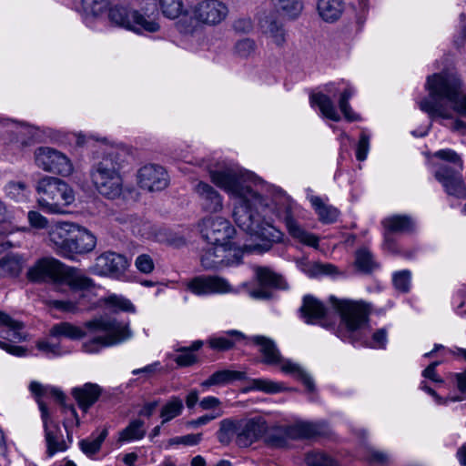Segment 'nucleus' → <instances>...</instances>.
I'll return each instance as SVG.
<instances>
[{
    "label": "nucleus",
    "instance_id": "obj_37",
    "mask_svg": "<svg viewBox=\"0 0 466 466\" xmlns=\"http://www.w3.org/2000/svg\"><path fill=\"white\" fill-rule=\"evenodd\" d=\"M273 2L278 12L289 20L297 19L304 8L302 0H273Z\"/></svg>",
    "mask_w": 466,
    "mask_h": 466
},
{
    "label": "nucleus",
    "instance_id": "obj_29",
    "mask_svg": "<svg viewBox=\"0 0 466 466\" xmlns=\"http://www.w3.org/2000/svg\"><path fill=\"white\" fill-rule=\"evenodd\" d=\"M345 8L343 0H318L317 11L319 15L329 23L337 21Z\"/></svg>",
    "mask_w": 466,
    "mask_h": 466
},
{
    "label": "nucleus",
    "instance_id": "obj_59",
    "mask_svg": "<svg viewBox=\"0 0 466 466\" xmlns=\"http://www.w3.org/2000/svg\"><path fill=\"white\" fill-rule=\"evenodd\" d=\"M453 378L460 395L449 397V401L455 402L466 400V370L462 372L455 373Z\"/></svg>",
    "mask_w": 466,
    "mask_h": 466
},
{
    "label": "nucleus",
    "instance_id": "obj_25",
    "mask_svg": "<svg viewBox=\"0 0 466 466\" xmlns=\"http://www.w3.org/2000/svg\"><path fill=\"white\" fill-rule=\"evenodd\" d=\"M327 313L325 305L312 295H305L299 308L300 318L307 324L320 323Z\"/></svg>",
    "mask_w": 466,
    "mask_h": 466
},
{
    "label": "nucleus",
    "instance_id": "obj_34",
    "mask_svg": "<svg viewBox=\"0 0 466 466\" xmlns=\"http://www.w3.org/2000/svg\"><path fill=\"white\" fill-rule=\"evenodd\" d=\"M310 103L318 106L325 117L336 122L340 120V116L329 95L324 93L313 94L310 96Z\"/></svg>",
    "mask_w": 466,
    "mask_h": 466
},
{
    "label": "nucleus",
    "instance_id": "obj_27",
    "mask_svg": "<svg viewBox=\"0 0 466 466\" xmlns=\"http://www.w3.org/2000/svg\"><path fill=\"white\" fill-rule=\"evenodd\" d=\"M101 388L95 383L87 382L81 387L72 389L71 394L78 407L86 412L96 403L101 394Z\"/></svg>",
    "mask_w": 466,
    "mask_h": 466
},
{
    "label": "nucleus",
    "instance_id": "obj_55",
    "mask_svg": "<svg viewBox=\"0 0 466 466\" xmlns=\"http://www.w3.org/2000/svg\"><path fill=\"white\" fill-rule=\"evenodd\" d=\"M110 4V0H82L84 11L94 16L104 13Z\"/></svg>",
    "mask_w": 466,
    "mask_h": 466
},
{
    "label": "nucleus",
    "instance_id": "obj_58",
    "mask_svg": "<svg viewBox=\"0 0 466 466\" xmlns=\"http://www.w3.org/2000/svg\"><path fill=\"white\" fill-rule=\"evenodd\" d=\"M7 196L15 201H21L27 196L26 185L23 182H10L5 187Z\"/></svg>",
    "mask_w": 466,
    "mask_h": 466
},
{
    "label": "nucleus",
    "instance_id": "obj_18",
    "mask_svg": "<svg viewBox=\"0 0 466 466\" xmlns=\"http://www.w3.org/2000/svg\"><path fill=\"white\" fill-rule=\"evenodd\" d=\"M0 326L5 327L3 338L7 340H0V348L12 355L24 356L25 350L23 347L10 344V342L16 343L25 339L23 324L0 311Z\"/></svg>",
    "mask_w": 466,
    "mask_h": 466
},
{
    "label": "nucleus",
    "instance_id": "obj_1",
    "mask_svg": "<svg viewBox=\"0 0 466 466\" xmlns=\"http://www.w3.org/2000/svg\"><path fill=\"white\" fill-rule=\"evenodd\" d=\"M209 177L217 187L236 200L233 218L238 228L268 243L263 247L245 245L243 249L234 248V252L223 246L210 245L203 248L200 256V263L205 269L218 270L225 267L238 266L242 262L244 252H265L270 248V243L281 241L282 232L261 218L260 211L266 204L262 196L251 187V183L257 182L253 174L243 172L237 167L227 166L220 169L210 170Z\"/></svg>",
    "mask_w": 466,
    "mask_h": 466
},
{
    "label": "nucleus",
    "instance_id": "obj_22",
    "mask_svg": "<svg viewBox=\"0 0 466 466\" xmlns=\"http://www.w3.org/2000/svg\"><path fill=\"white\" fill-rule=\"evenodd\" d=\"M188 289L197 295L231 291L229 283L225 279L217 276L197 277L189 282Z\"/></svg>",
    "mask_w": 466,
    "mask_h": 466
},
{
    "label": "nucleus",
    "instance_id": "obj_62",
    "mask_svg": "<svg viewBox=\"0 0 466 466\" xmlns=\"http://www.w3.org/2000/svg\"><path fill=\"white\" fill-rule=\"evenodd\" d=\"M365 460L370 463L385 464L389 461L390 456L380 451L375 450L374 448H368L365 455Z\"/></svg>",
    "mask_w": 466,
    "mask_h": 466
},
{
    "label": "nucleus",
    "instance_id": "obj_56",
    "mask_svg": "<svg viewBox=\"0 0 466 466\" xmlns=\"http://www.w3.org/2000/svg\"><path fill=\"white\" fill-rule=\"evenodd\" d=\"M36 348L48 357H59L68 352V350L61 347L59 342H52L49 340L38 341Z\"/></svg>",
    "mask_w": 466,
    "mask_h": 466
},
{
    "label": "nucleus",
    "instance_id": "obj_23",
    "mask_svg": "<svg viewBox=\"0 0 466 466\" xmlns=\"http://www.w3.org/2000/svg\"><path fill=\"white\" fill-rule=\"evenodd\" d=\"M324 89L330 96H339V107L346 120H348L349 122L360 120V115L353 111L349 103V100L352 97V96L355 93V90L351 86L348 85L344 88H341L339 83H329L325 86Z\"/></svg>",
    "mask_w": 466,
    "mask_h": 466
},
{
    "label": "nucleus",
    "instance_id": "obj_7",
    "mask_svg": "<svg viewBox=\"0 0 466 466\" xmlns=\"http://www.w3.org/2000/svg\"><path fill=\"white\" fill-rule=\"evenodd\" d=\"M91 179L96 189L103 197L108 199L119 198L123 191V178L116 155L109 153L95 164L91 170Z\"/></svg>",
    "mask_w": 466,
    "mask_h": 466
},
{
    "label": "nucleus",
    "instance_id": "obj_47",
    "mask_svg": "<svg viewBox=\"0 0 466 466\" xmlns=\"http://www.w3.org/2000/svg\"><path fill=\"white\" fill-rule=\"evenodd\" d=\"M104 303L113 311L135 312V306L123 296L111 294L103 299Z\"/></svg>",
    "mask_w": 466,
    "mask_h": 466
},
{
    "label": "nucleus",
    "instance_id": "obj_4",
    "mask_svg": "<svg viewBox=\"0 0 466 466\" xmlns=\"http://www.w3.org/2000/svg\"><path fill=\"white\" fill-rule=\"evenodd\" d=\"M92 338L83 344L87 353H97L100 350L126 341L132 336L128 323L116 319L98 318L85 323Z\"/></svg>",
    "mask_w": 466,
    "mask_h": 466
},
{
    "label": "nucleus",
    "instance_id": "obj_33",
    "mask_svg": "<svg viewBox=\"0 0 466 466\" xmlns=\"http://www.w3.org/2000/svg\"><path fill=\"white\" fill-rule=\"evenodd\" d=\"M382 225L390 233L404 234L411 232L414 229L415 223L407 215H393L386 218L382 221Z\"/></svg>",
    "mask_w": 466,
    "mask_h": 466
},
{
    "label": "nucleus",
    "instance_id": "obj_54",
    "mask_svg": "<svg viewBox=\"0 0 466 466\" xmlns=\"http://www.w3.org/2000/svg\"><path fill=\"white\" fill-rule=\"evenodd\" d=\"M281 385L265 379H254L248 387L250 390H260L266 393H277L281 390Z\"/></svg>",
    "mask_w": 466,
    "mask_h": 466
},
{
    "label": "nucleus",
    "instance_id": "obj_17",
    "mask_svg": "<svg viewBox=\"0 0 466 466\" xmlns=\"http://www.w3.org/2000/svg\"><path fill=\"white\" fill-rule=\"evenodd\" d=\"M128 267V259L124 255L107 251L96 258L91 270L98 276L120 279L125 275Z\"/></svg>",
    "mask_w": 466,
    "mask_h": 466
},
{
    "label": "nucleus",
    "instance_id": "obj_51",
    "mask_svg": "<svg viewBox=\"0 0 466 466\" xmlns=\"http://www.w3.org/2000/svg\"><path fill=\"white\" fill-rule=\"evenodd\" d=\"M159 6L163 15L169 18L175 19L183 13L182 0H158Z\"/></svg>",
    "mask_w": 466,
    "mask_h": 466
},
{
    "label": "nucleus",
    "instance_id": "obj_24",
    "mask_svg": "<svg viewBox=\"0 0 466 466\" xmlns=\"http://www.w3.org/2000/svg\"><path fill=\"white\" fill-rule=\"evenodd\" d=\"M202 209L209 213L219 212L223 208L222 196L209 184L199 181L194 187Z\"/></svg>",
    "mask_w": 466,
    "mask_h": 466
},
{
    "label": "nucleus",
    "instance_id": "obj_21",
    "mask_svg": "<svg viewBox=\"0 0 466 466\" xmlns=\"http://www.w3.org/2000/svg\"><path fill=\"white\" fill-rule=\"evenodd\" d=\"M238 446L246 448L258 441L267 430L266 422L260 419L238 420Z\"/></svg>",
    "mask_w": 466,
    "mask_h": 466
},
{
    "label": "nucleus",
    "instance_id": "obj_5",
    "mask_svg": "<svg viewBox=\"0 0 466 466\" xmlns=\"http://www.w3.org/2000/svg\"><path fill=\"white\" fill-rule=\"evenodd\" d=\"M27 278L34 282L63 280L73 289H84L93 285L92 279L80 269L67 267L55 258L39 259L28 269Z\"/></svg>",
    "mask_w": 466,
    "mask_h": 466
},
{
    "label": "nucleus",
    "instance_id": "obj_50",
    "mask_svg": "<svg viewBox=\"0 0 466 466\" xmlns=\"http://www.w3.org/2000/svg\"><path fill=\"white\" fill-rule=\"evenodd\" d=\"M307 466H339V463L322 451H310L305 458Z\"/></svg>",
    "mask_w": 466,
    "mask_h": 466
},
{
    "label": "nucleus",
    "instance_id": "obj_3",
    "mask_svg": "<svg viewBox=\"0 0 466 466\" xmlns=\"http://www.w3.org/2000/svg\"><path fill=\"white\" fill-rule=\"evenodd\" d=\"M461 80L453 75L428 76L426 88L429 97L420 102V109L431 119L436 116L451 118L452 112L466 116V95L461 94Z\"/></svg>",
    "mask_w": 466,
    "mask_h": 466
},
{
    "label": "nucleus",
    "instance_id": "obj_41",
    "mask_svg": "<svg viewBox=\"0 0 466 466\" xmlns=\"http://www.w3.org/2000/svg\"><path fill=\"white\" fill-rule=\"evenodd\" d=\"M86 294L82 292L76 301L71 299L68 300H51L49 305L62 312L76 313L83 309H88L89 308L85 303V298Z\"/></svg>",
    "mask_w": 466,
    "mask_h": 466
},
{
    "label": "nucleus",
    "instance_id": "obj_8",
    "mask_svg": "<svg viewBox=\"0 0 466 466\" xmlns=\"http://www.w3.org/2000/svg\"><path fill=\"white\" fill-rule=\"evenodd\" d=\"M248 340L259 347V352L263 357V363L279 366L284 373L290 374L300 380L309 391L314 390L312 378L299 364L289 360H284L272 339L265 336L256 335L250 337Z\"/></svg>",
    "mask_w": 466,
    "mask_h": 466
},
{
    "label": "nucleus",
    "instance_id": "obj_9",
    "mask_svg": "<svg viewBox=\"0 0 466 466\" xmlns=\"http://www.w3.org/2000/svg\"><path fill=\"white\" fill-rule=\"evenodd\" d=\"M434 156L441 160L452 163L455 167L441 166L435 172V178L441 183L447 194L457 197H466V187L461 178V171L463 163L460 156L452 149H441Z\"/></svg>",
    "mask_w": 466,
    "mask_h": 466
},
{
    "label": "nucleus",
    "instance_id": "obj_15",
    "mask_svg": "<svg viewBox=\"0 0 466 466\" xmlns=\"http://www.w3.org/2000/svg\"><path fill=\"white\" fill-rule=\"evenodd\" d=\"M38 407L43 421L47 456L53 457L57 452L66 451L72 442V437L70 439L67 437V443L64 439L59 425L51 419L46 404L42 400H38Z\"/></svg>",
    "mask_w": 466,
    "mask_h": 466
},
{
    "label": "nucleus",
    "instance_id": "obj_36",
    "mask_svg": "<svg viewBox=\"0 0 466 466\" xmlns=\"http://www.w3.org/2000/svg\"><path fill=\"white\" fill-rule=\"evenodd\" d=\"M238 420L232 419H224L219 423V429L217 432L218 441L223 445H228L233 439L238 445Z\"/></svg>",
    "mask_w": 466,
    "mask_h": 466
},
{
    "label": "nucleus",
    "instance_id": "obj_35",
    "mask_svg": "<svg viewBox=\"0 0 466 466\" xmlns=\"http://www.w3.org/2000/svg\"><path fill=\"white\" fill-rule=\"evenodd\" d=\"M49 335L55 339L65 337L70 339H79L86 337V332L69 322H60L50 329Z\"/></svg>",
    "mask_w": 466,
    "mask_h": 466
},
{
    "label": "nucleus",
    "instance_id": "obj_2",
    "mask_svg": "<svg viewBox=\"0 0 466 466\" xmlns=\"http://www.w3.org/2000/svg\"><path fill=\"white\" fill-rule=\"evenodd\" d=\"M329 302L339 314L337 336L353 345L384 350L388 342L386 329H379L370 337V308L363 301L329 297Z\"/></svg>",
    "mask_w": 466,
    "mask_h": 466
},
{
    "label": "nucleus",
    "instance_id": "obj_45",
    "mask_svg": "<svg viewBox=\"0 0 466 466\" xmlns=\"http://www.w3.org/2000/svg\"><path fill=\"white\" fill-rule=\"evenodd\" d=\"M355 265L358 270L365 274L371 273L378 268L372 254L365 248L356 251Z\"/></svg>",
    "mask_w": 466,
    "mask_h": 466
},
{
    "label": "nucleus",
    "instance_id": "obj_31",
    "mask_svg": "<svg viewBox=\"0 0 466 466\" xmlns=\"http://www.w3.org/2000/svg\"><path fill=\"white\" fill-rule=\"evenodd\" d=\"M288 432L291 440H303L319 436L322 433L320 424L308 421H298L288 426Z\"/></svg>",
    "mask_w": 466,
    "mask_h": 466
},
{
    "label": "nucleus",
    "instance_id": "obj_42",
    "mask_svg": "<svg viewBox=\"0 0 466 466\" xmlns=\"http://www.w3.org/2000/svg\"><path fill=\"white\" fill-rule=\"evenodd\" d=\"M184 409L183 401L177 396L171 397L168 401L163 405L160 410V417L162 419V424H165L171 420L179 416Z\"/></svg>",
    "mask_w": 466,
    "mask_h": 466
},
{
    "label": "nucleus",
    "instance_id": "obj_16",
    "mask_svg": "<svg viewBox=\"0 0 466 466\" xmlns=\"http://www.w3.org/2000/svg\"><path fill=\"white\" fill-rule=\"evenodd\" d=\"M228 5L221 0H201L191 9V17L199 25L216 26L228 15Z\"/></svg>",
    "mask_w": 466,
    "mask_h": 466
},
{
    "label": "nucleus",
    "instance_id": "obj_40",
    "mask_svg": "<svg viewBox=\"0 0 466 466\" xmlns=\"http://www.w3.org/2000/svg\"><path fill=\"white\" fill-rule=\"evenodd\" d=\"M22 269V258L18 255H7L0 259V278L18 276Z\"/></svg>",
    "mask_w": 466,
    "mask_h": 466
},
{
    "label": "nucleus",
    "instance_id": "obj_46",
    "mask_svg": "<svg viewBox=\"0 0 466 466\" xmlns=\"http://www.w3.org/2000/svg\"><path fill=\"white\" fill-rule=\"evenodd\" d=\"M228 334L234 337V339H229L228 337L211 338L208 340L210 348L216 350H228L233 348L237 341L244 339V335L237 330H230Z\"/></svg>",
    "mask_w": 466,
    "mask_h": 466
},
{
    "label": "nucleus",
    "instance_id": "obj_11",
    "mask_svg": "<svg viewBox=\"0 0 466 466\" xmlns=\"http://www.w3.org/2000/svg\"><path fill=\"white\" fill-rule=\"evenodd\" d=\"M279 201L278 216L285 222L289 234L299 243L318 249L319 238L304 229L293 217L296 204L281 191L279 192Z\"/></svg>",
    "mask_w": 466,
    "mask_h": 466
},
{
    "label": "nucleus",
    "instance_id": "obj_49",
    "mask_svg": "<svg viewBox=\"0 0 466 466\" xmlns=\"http://www.w3.org/2000/svg\"><path fill=\"white\" fill-rule=\"evenodd\" d=\"M303 271L309 277L320 275L333 276L338 273L337 268L329 263H307L304 265Z\"/></svg>",
    "mask_w": 466,
    "mask_h": 466
},
{
    "label": "nucleus",
    "instance_id": "obj_12",
    "mask_svg": "<svg viewBox=\"0 0 466 466\" xmlns=\"http://www.w3.org/2000/svg\"><path fill=\"white\" fill-rule=\"evenodd\" d=\"M200 232L208 245L223 246L233 252L234 248H239L231 241L236 234L235 228L221 217L204 218L200 224Z\"/></svg>",
    "mask_w": 466,
    "mask_h": 466
},
{
    "label": "nucleus",
    "instance_id": "obj_32",
    "mask_svg": "<svg viewBox=\"0 0 466 466\" xmlns=\"http://www.w3.org/2000/svg\"><path fill=\"white\" fill-rule=\"evenodd\" d=\"M308 198L320 222L323 224H331L338 219L339 211L336 208L324 203V201L318 196L310 195Z\"/></svg>",
    "mask_w": 466,
    "mask_h": 466
},
{
    "label": "nucleus",
    "instance_id": "obj_19",
    "mask_svg": "<svg viewBox=\"0 0 466 466\" xmlns=\"http://www.w3.org/2000/svg\"><path fill=\"white\" fill-rule=\"evenodd\" d=\"M78 225L71 222H56L51 226L48 236L49 241L56 253L66 258L69 256L70 244Z\"/></svg>",
    "mask_w": 466,
    "mask_h": 466
},
{
    "label": "nucleus",
    "instance_id": "obj_48",
    "mask_svg": "<svg viewBox=\"0 0 466 466\" xmlns=\"http://www.w3.org/2000/svg\"><path fill=\"white\" fill-rule=\"evenodd\" d=\"M289 433L288 432V426L277 429L269 432L266 437V442L268 446L273 448H286L289 444Z\"/></svg>",
    "mask_w": 466,
    "mask_h": 466
},
{
    "label": "nucleus",
    "instance_id": "obj_60",
    "mask_svg": "<svg viewBox=\"0 0 466 466\" xmlns=\"http://www.w3.org/2000/svg\"><path fill=\"white\" fill-rule=\"evenodd\" d=\"M370 135L365 130H363L360 134L356 149V157L359 161H364L367 158L370 150Z\"/></svg>",
    "mask_w": 466,
    "mask_h": 466
},
{
    "label": "nucleus",
    "instance_id": "obj_30",
    "mask_svg": "<svg viewBox=\"0 0 466 466\" xmlns=\"http://www.w3.org/2000/svg\"><path fill=\"white\" fill-rule=\"evenodd\" d=\"M246 379V373L237 370H221L214 372L208 379L201 382V387L208 389L212 386H224L235 380Z\"/></svg>",
    "mask_w": 466,
    "mask_h": 466
},
{
    "label": "nucleus",
    "instance_id": "obj_43",
    "mask_svg": "<svg viewBox=\"0 0 466 466\" xmlns=\"http://www.w3.org/2000/svg\"><path fill=\"white\" fill-rule=\"evenodd\" d=\"M107 430L104 429L97 435L92 434L90 437L79 441L81 451L87 456L95 455L99 451L102 443L107 436Z\"/></svg>",
    "mask_w": 466,
    "mask_h": 466
},
{
    "label": "nucleus",
    "instance_id": "obj_6",
    "mask_svg": "<svg viewBox=\"0 0 466 466\" xmlns=\"http://www.w3.org/2000/svg\"><path fill=\"white\" fill-rule=\"evenodd\" d=\"M36 192L39 207L46 212L64 214L75 201L72 187L58 177L46 176L37 182Z\"/></svg>",
    "mask_w": 466,
    "mask_h": 466
},
{
    "label": "nucleus",
    "instance_id": "obj_64",
    "mask_svg": "<svg viewBox=\"0 0 466 466\" xmlns=\"http://www.w3.org/2000/svg\"><path fill=\"white\" fill-rule=\"evenodd\" d=\"M453 303L457 304L456 311L459 315H466V309L464 311L461 310V309H462L466 304V286L458 289L457 293L453 297Z\"/></svg>",
    "mask_w": 466,
    "mask_h": 466
},
{
    "label": "nucleus",
    "instance_id": "obj_38",
    "mask_svg": "<svg viewBox=\"0 0 466 466\" xmlns=\"http://www.w3.org/2000/svg\"><path fill=\"white\" fill-rule=\"evenodd\" d=\"M256 276L258 282L263 287H274L278 289H287V284L280 275L273 272L266 267H258L256 268Z\"/></svg>",
    "mask_w": 466,
    "mask_h": 466
},
{
    "label": "nucleus",
    "instance_id": "obj_63",
    "mask_svg": "<svg viewBox=\"0 0 466 466\" xmlns=\"http://www.w3.org/2000/svg\"><path fill=\"white\" fill-rule=\"evenodd\" d=\"M202 440V434H187L185 436L176 437L172 441L176 444H183L187 446L197 445Z\"/></svg>",
    "mask_w": 466,
    "mask_h": 466
},
{
    "label": "nucleus",
    "instance_id": "obj_39",
    "mask_svg": "<svg viewBox=\"0 0 466 466\" xmlns=\"http://www.w3.org/2000/svg\"><path fill=\"white\" fill-rule=\"evenodd\" d=\"M145 423L141 420H133L119 432V442H130L141 440L146 435Z\"/></svg>",
    "mask_w": 466,
    "mask_h": 466
},
{
    "label": "nucleus",
    "instance_id": "obj_44",
    "mask_svg": "<svg viewBox=\"0 0 466 466\" xmlns=\"http://www.w3.org/2000/svg\"><path fill=\"white\" fill-rule=\"evenodd\" d=\"M202 346V340H196L190 347L177 349L178 354L175 359L176 363L180 367H187L194 364L197 361V356L193 351L199 350Z\"/></svg>",
    "mask_w": 466,
    "mask_h": 466
},
{
    "label": "nucleus",
    "instance_id": "obj_26",
    "mask_svg": "<svg viewBox=\"0 0 466 466\" xmlns=\"http://www.w3.org/2000/svg\"><path fill=\"white\" fill-rule=\"evenodd\" d=\"M74 236L70 238L72 243L69 248V256L66 258H72L75 255L89 253L96 248V238L86 228L78 226Z\"/></svg>",
    "mask_w": 466,
    "mask_h": 466
},
{
    "label": "nucleus",
    "instance_id": "obj_57",
    "mask_svg": "<svg viewBox=\"0 0 466 466\" xmlns=\"http://www.w3.org/2000/svg\"><path fill=\"white\" fill-rule=\"evenodd\" d=\"M256 50V43L253 39L243 38L238 40L234 46V53L241 57L250 56Z\"/></svg>",
    "mask_w": 466,
    "mask_h": 466
},
{
    "label": "nucleus",
    "instance_id": "obj_53",
    "mask_svg": "<svg viewBox=\"0 0 466 466\" xmlns=\"http://www.w3.org/2000/svg\"><path fill=\"white\" fill-rule=\"evenodd\" d=\"M0 127L6 128V131L8 132L24 133L28 135L30 137L35 136V128L25 123H17L9 119H2L0 120Z\"/></svg>",
    "mask_w": 466,
    "mask_h": 466
},
{
    "label": "nucleus",
    "instance_id": "obj_13",
    "mask_svg": "<svg viewBox=\"0 0 466 466\" xmlns=\"http://www.w3.org/2000/svg\"><path fill=\"white\" fill-rule=\"evenodd\" d=\"M29 389L35 396L37 402L38 400H42L45 403L44 398H52L61 404L62 412L65 414L63 426L66 431V436L70 439L71 435H73L72 427L79 426L80 420L75 407L65 403L66 397L64 393L57 388L43 385L37 381H32L29 385Z\"/></svg>",
    "mask_w": 466,
    "mask_h": 466
},
{
    "label": "nucleus",
    "instance_id": "obj_10",
    "mask_svg": "<svg viewBox=\"0 0 466 466\" xmlns=\"http://www.w3.org/2000/svg\"><path fill=\"white\" fill-rule=\"evenodd\" d=\"M148 11L149 9L147 8L141 13L127 6L116 5L109 9L108 17L113 24L137 34L156 33L160 25L147 14Z\"/></svg>",
    "mask_w": 466,
    "mask_h": 466
},
{
    "label": "nucleus",
    "instance_id": "obj_61",
    "mask_svg": "<svg viewBox=\"0 0 466 466\" xmlns=\"http://www.w3.org/2000/svg\"><path fill=\"white\" fill-rule=\"evenodd\" d=\"M135 266L141 273L149 274L154 270L155 265L152 258L147 254H141L137 257Z\"/></svg>",
    "mask_w": 466,
    "mask_h": 466
},
{
    "label": "nucleus",
    "instance_id": "obj_14",
    "mask_svg": "<svg viewBox=\"0 0 466 466\" xmlns=\"http://www.w3.org/2000/svg\"><path fill=\"white\" fill-rule=\"evenodd\" d=\"M35 165L46 172L67 177L73 173L74 167L70 159L62 152L40 147L35 151Z\"/></svg>",
    "mask_w": 466,
    "mask_h": 466
},
{
    "label": "nucleus",
    "instance_id": "obj_28",
    "mask_svg": "<svg viewBox=\"0 0 466 466\" xmlns=\"http://www.w3.org/2000/svg\"><path fill=\"white\" fill-rule=\"evenodd\" d=\"M259 25L263 35L278 46L286 42V30L283 25L274 16L268 15L260 20Z\"/></svg>",
    "mask_w": 466,
    "mask_h": 466
},
{
    "label": "nucleus",
    "instance_id": "obj_52",
    "mask_svg": "<svg viewBox=\"0 0 466 466\" xmlns=\"http://www.w3.org/2000/svg\"><path fill=\"white\" fill-rule=\"evenodd\" d=\"M392 282L397 290L408 292L411 286V272L408 269L396 271L392 275Z\"/></svg>",
    "mask_w": 466,
    "mask_h": 466
},
{
    "label": "nucleus",
    "instance_id": "obj_20",
    "mask_svg": "<svg viewBox=\"0 0 466 466\" xmlns=\"http://www.w3.org/2000/svg\"><path fill=\"white\" fill-rule=\"evenodd\" d=\"M138 186L147 191H160L168 185V176L165 168L158 165L149 164L137 171Z\"/></svg>",
    "mask_w": 466,
    "mask_h": 466
}]
</instances>
